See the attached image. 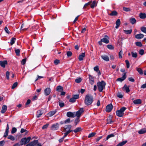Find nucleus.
I'll return each instance as SVG.
<instances>
[{"label": "nucleus", "mask_w": 146, "mask_h": 146, "mask_svg": "<svg viewBox=\"0 0 146 146\" xmlns=\"http://www.w3.org/2000/svg\"><path fill=\"white\" fill-rule=\"evenodd\" d=\"M93 100V97L92 95L87 94L85 98L84 103L86 105L89 106L92 104Z\"/></svg>", "instance_id": "obj_1"}, {"label": "nucleus", "mask_w": 146, "mask_h": 146, "mask_svg": "<svg viewBox=\"0 0 146 146\" xmlns=\"http://www.w3.org/2000/svg\"><path fill=\"white\" fill-rule=\"evenodd\" d=\"M72 126L70 125H65L64 127H63V132H65L64 133V137H66L68 135L73 131L72 130H71Z\"/></svg>", "instance_id": "obj_2"}, {"label": "nucleus", "mask_w": 146, "mask_h": 146, "mask_svg": "<svg viewBox=\"0 0 146 146\" xmlns=\"http://www.w3.org/2000/svg\"><path fill=\"white\" fill-rule=\"evenodd\" d=\"M106 83L104 81L98 82L97 83L98 90L100 92H101L103 89L105 88Z\"/></svg>", "instance_id": "obj_3"}, {"label": "nucleus", "mask_w": 146, "mask_h": 146, "mask_svg": "<svg viewBox=\"0 0 146 146\" xmlns=\"http://www.w3.org/2000/svg\"><path fill=\"white\" fill-rule=\"evenodd\" d=\"M126 109V108L125 107H122L119 110L116 111V115L119 117H122L124 114V112Z\"/></svg>", "instance_id": "obj_4"}, {"label": "nucleus", "mask_w": 146, "mask_h": 146, "mask_svg": "<svg viewBox=\"0 0 146 146\" xmlns=\"http://www.w3.org/2000/svg\"><path fill=\"white\" fill-rule=\"evenodd\" d=\"M31 138L30 137H28L27 138L25 137L22 138L20 141V144L21 145H25L29 142Z\"/></svg>", "instance_id": "obj_5"}, {"label": "nucleus", "mask_w": 146, "mask_h": 146, "mask_svg": "<svg viewBox=\"0 0 146 146\" xmlns=\"http://www.w3.org/2000/svg\"><path fill=\"white\" fill-rule=\"evenodd\" d=\"M79 97V94H76L73 95L72 98H71L69 100V102L72 103H74L76 101L77 99H78Z\"/></svg>", "instance_id": "obj_6"}, {"label": "nucleus", "mask_w": 146, "mask_h": 146, "mask_svg": "<svg viewBox=\"0 0 146 146\" xmlns=\"http://www.w3.org/2000/svg\"><path fill=\"white\" fill-rule=\"evenodd\" d=\"M32 146H42L40 143L38 142V141L37 140H35L31 142Z\"/></svg>", "instance_id": "obj_7"}, {"label": "nucleus", "mask_w": 146, "mask_h": 146, "mask_svg": "<svg viewBox=\"0 0 146 146\" xmlns=\"http://www.w3.org/2000/svg\"><path fill=\"white\" fill-rule=\"evenodd\" d=\"M83 111V108H80L79 110L76 113V114H75V116H76L77 117L80 118V116Z\"/></svg>", "instance_id": "obj_8"}, {"label": "nucleus", "mask_w": 146, "mask_h": 146, "mask_svg": "<svg viewBox=\"0 0 146 146\" xmlns=\"http://www.w3.org/2000/svg\"><path fill=\"white\" fill-rule=\"evenodd\" d=\"M109 37L108 36L106 35L104 36V37L103 38L101 39V41L102 42L105 43L106 44H108L109 43Z\"/></svg>", "instance_id": "obj_9"}, {"label": "nucleus", "mask_w": 146, "mask_h": 146, "mask_svg": "<svg viewBox=\"0 0 146 146\" xmlns=\"http://www.w3.org/2000/svg\"><path fill=\"white\" fill-rule=\"evenodd\" d=\"M113 106L112 104H110L107 105L106 108V112H110L113 108Z\"/></svg>", "instance_id": "obj_10"}, {"label": "nucleus", "mask_w": 146, "mask_h": 146, "mask_svg": "<svg viewBox=\"0 0 146 146\" xmlns=\"http://www.w3.org/2000/svg\"><path fill=\"white\" fill-rule=\"evenodd\" d=\"M67 116L69 117H75V112H72L69 111L66 114Z\"/></svg>", "instance_id": "obj_11"}, {"label": "nucleus", "mask_w": 146, "mask_h": 146, "mask_svg": "<svg viewBox=\"0 0 146 146\" xmlns=\"http://www.w3.org/2000/svg\"><path fill=\"white\" fill-rule=\"evenodd\" d=\"M59 127V124L58 123H56L55 124L52 125L51 127V129L52 130H56Z\"/></svg>", "instance_id": "obj_12"}, {"label": "nucleus", "mask_w": 146, "mask_h": 146, "mask_svg": "<svg viewBox=\"0 0 146 146\" xmlns=\"http://www.w3.org/2000/svg\"><path fill=\"white\" fill-rule=\"evenodd\" d=\"M90 5L92 8L93 9L96 6L97 3L96 1H93L92 2L90 1Z\"/></svg>", "instance_id": "obj_13"}, {"label": "nucleus", "mask_w": 146, "mask_h": 146, "mask_svg": "<svg viewBox=\"0 0 146 146\" xmlns=\"http://www.w3.org/2000/svg\"><path fill=\"white\" fill-rule=\"evenodd\" d=\"M51 92V90L49 88H46L44 90V94L45 95H48Z\"/></svg>", "instance_id": "obj_14"}, {"label": "nucleus", "mask_w": 146, "mask_h": 146, "mask_svg": "<svg viewBox=\"0 0 146 146\" xmlns=\"http://www.w3.org/2000/svg\"><path fill=\"white\" fill-rule=\"evenodd\" d=\"M7 64V60L0 61V65L3 68H5V65Z\"/></svg>", "instance_id": "obj_15"}, {"label": "nucleus", "mask_w": 146, "mask_h": 146, "mask_svg": "<svg viewBox=\"0 0 146 146\" xmlns=\"http://www.w3.org/2000/svg\"><path fill=\"white\" fill-rule=\"evenodd\" d=\"M126 77V73H124L122 76L121 78H118L117 79V80L122 82L125 79Z\"/></svg>", "instance_id": "obj_16"}, {"label": "nucleus", "mask_w": 146, "mask_h": 146, "mask_svg": "<svg viewBox=\"0 0 146 146\" xmlns=\"http://www.w3.org/2000/svg\"><path fill=\"white\" fill-rule=\"evenodd\" d=\"M101 57L102 59L106 61H108L110 59L109 57L106 54L102 55Z\"/></svg>", "instance_id": "obj_17"}, {"label": "nucleus", "mask_w": 146, "mask_h": 146, "mask_svg": "<svg viewBox=\"0 0 146 146\" xmlns=\"http://www.w3.org/2000/svg\"><path fill=\"white\" fill-rule=\"evenodd\" d=\"M123 90H125L126 93H128L130 92L129 87L127 86L126 84H125L123 88Z\"/></svg>", "instance_id": "obj_18"}, {"label": "nucleus", "mask_w": 146, "mask_h": 146, "mask_svg": "<svg viewBox=\"0 0 146 146\" xmlns=\"http://www.w3.org/2000/svg\"><path fill=\"white\" fill-rule=\"evenodd\" d=\"M146 133V128H143L140 130L138 131L139 134H142Z\"/></svg>", "instance_id": "obj_19"}, {"label": "nucleus", "mask_w": 146, "mask_h": 146, "mask_svg": "<svg viewBox=\"0 0 146 146\" xmlns=\"http://www.w3.org/2000/svg\"><path fill=\"white\" fill-rule=\"evenodd\" d=\"M144 37V35L142 34H139L136 35L135 36V37L137 39H140Z\"/></svg>", "instance_id": "obj_20"}, {"label": "nucleus", "mask_w": 146, "mask_h": 146, "mask_svg": "<svg viewBox=\"0 0 146 146\" xmlns=\"http://www.w3.org/2000/svg\"><path fill=\"white\" fill-rule=\"evenodd\" d=\"M85 56V54L84 52L82 54L80 55L78 57L79 60L80 61L82 60L83 59L84 57Z\"/></svg>", "instance_id": "obj_21"}, {"label": "nucleus", "mask_w": 146, "mask_h": 146, "mask_svg": "<svg viewBox=\"0 0 146 146\" xmlns=\"http://www.w3.org/2000/svg\"><path fill=\"white\" fill-rule=\"evenodd\" d=\"M89 78L90 79V83L92 85H93L94 83V79L91 75H89Z\"/></svg>", "instance_id": "obj_22"}, {"label": "nucleus", "mask_w": 146, "mask_h": 146, "mask_svg": "<svg viewBox=\"0 0 146 146\" xmlns=\"http://www.w3.org/2000/svg\"><path fill=\"white\" fill-rule=\"evenodd\" d=\"M133 103L135 104H140L141 103V100L140 99L136 100L133 101Z\"/></svg>", "instance_id": "obj_23"}, {"label": "nucleus", "mask_w": 146, "mask_h": 146, "mask_svg": "<svg viewBox=\"0 0 146 146\" xmlns=\"http://www.w3.org/2000/svg\"><path fill=\"white\" fill-rule=\"evenodd\" d=\"M115 24L116 26H115V28L117 29H118L120 25L121 22L120 20L119 19H118L116 22Z\"/></svg>", "instance_id": "obj_24"}, {"label": "nucleus", "mask_w": 146, "mask_h": 146, "mask_svg": "<svg viewBox=\"0 0 146 146\" xmlns=\"http://www.w3.org/2000/svg\"><path fill=\"white\" fill-rule=\"evenodd\" d=\"M7 110V106L5 105H3L2 106L1 110V113H3L6 111Z\"/></svg>", "instance_id": "obj_25"}, {"label": "nucleus", "mask_w": 146, "mask_h": 146, "mask_svg": "<svg viewBox=\"0 0 146 146\" xmlns=\"http://www.w3.org/2000/svg\"><path fill=\"white\" fill-rule=\"evenodd\" d=\"M56 112V110H55L54 111H51L49 112L47 115L49 117H51L54 115L55 113Z\"/></svg>", "instance_id": "obj_26"}, {"label": "nucleus", "mask_w": 146, "mask_h": 146, "mask_svg": "<svg viewBox=\"0 0 146 146\" xmlns=\"http://www.w3.org/2000/svg\"><path fill=\"white\" fill-rule=\"evenodd\" d=\"M139 17L141 19H144L146 18V14L145 13H140Z\"/></svg>", "instance_id": "obj_27"}, {"label": "nucleus", "mask_w": 146, "mask_h": 146, "mask_svg": "<svg viewBox=\"0 0 146 146\" xmlns=\"http://www.w3.org/2000/svg\"><path fill=\"white\" fill-rule=\"evenodd\" d=\"M127 142V141H124L119 143L116 145V146H123Z\"/></svg>", "instance_id": "obj_28"}, {"label": "nucleus", "mask_w": 146, "mask_h": 146, "mask_svg": "<svg viewBox=\"0 0 146 146\" xmlns=\"http://www.w3.org/2000/svg\"><path fill=\"white\" fill-rule=\"evenodd\" d=\"M42 114L43 113L40 110H38L37 111L36 116L37 117H39L41 116Z\"/></svg>", "instance_id": "obj_29"}, {"label": "nucleus", "mask_w": 146, "mask_h": 146, "mask_svg": "<svg viewBox=\"0 0 146 146\" xmlns=\"http://www.w3.org/2000/svg\"><path fill=\"white\" fill-rule=\"evenodd\" d=\"M63 90L62 87L60 86H58L56 88V90L59 92H61Z\"/></svg>", "instance_id": "obj_30"}, {"label": "nucleus", "mask_w": 146, "mask_h": 146, "mask_svg": "<svg viewBox=\"0 0 146 146\" xmlns=\"http://www.w3.org/2000/svg\"><path fill=\"white\" fill-rule=\"evenodd\" d=\"M75 133L80 132L82 131L81 128L80 127H78L76 128L74 130H72Z\"/></svg>", "instance_id": "obj_31"}, {"label": "nucleus", "mask_w": 146, "mask_h": 146, "mask_svg": "<svg viewBox=\"0 0 146 146\" xmlns=\"http://www.w3.org/2000/svg\"><path fill=\"white\" fill-rule=\"evenodd\" d=\"M130 22L133 25L135 23L136 20L135 18H131L129 19Z\"/></svg>", "instance_id": "obj_32"}, {"label": "nucleus", "mask_w": 146, "mask_h": 146, "mask_svg": "<svg viewBox=\"0 0 146 146\" xmlns=\"http://www.w3.org/2000/svg\"><path fill=\"white\" fill-rule=\"evenodd\" d=\"M136 69L139 73L141 75L143 74L142 70L140 68H136Z\"/></svg>", "instance_id": "obj_33"}, {"label": "nucleus", "mask_w": 146, "mask_h": 146, "mask_svg": "<svg viewBox=\"0 0 146 146\" xmlns=\"http://www.w3.org/2000/svg\"><path fill=\"white\" fill-rule=\"evenodd\" d=\"M123 31L126 34H130L131 33L132 30L131 29L128 30H123Z\"/></svg>", "instance_id": "obj_34"}, {"label": "nucleus", "mask_w": 146, "mask_h": 146, "mask_svg": "<svg viewBox=\"0 0 146 146\" xmlns=\"http://www.w3.org/2000/svg\"><path fill=\"white\" fill-rule=\"evenodd\" d=\"M59 103V106H60V107L61 108H62L63 107H64V103L62 102V101L59 100L58 101Z\"/></svg>", "instance_id": "obj_35"}, {"label": "nucleus", "mask_w": 146, "mask_h": 146, "mask_svg": "<svg viewBox=\"0 0 146 146\" xmlns=\"http://www.w3.org/2000/svg\"><path fill=\"white\" fill-rule=\"evenodd\" d=\"M16 40V38H15L13 37L12 38L10 42V44L11 45H12L15 43Z\"/></svg>", "instance_id": "obj_36"}, {"label": "nucleus", "mask_w": 146, "mask_h": 146, "mask_svg": "<svg viewBox=\"0 0 146 146\" xmlns=\"http://www.w3.org/2000/svg\"><path fill=\"white\" fill-rule=\"evenodd\" d=\"M117 15V12L115 11H113L109 15L111 16H116Z\"/></svg>", "instance_id": "obj_37"}, {"label": "nucleus", "mask_w": 146, "mask_h": 146, "mask_svg": "<svg viewBox=\"0 0 146 146\" xmlns=\"http://www.w3.org/2000/svg\"><path fill=\"white\" fill-rule=\"evenodd\" d=\"M79 117H77L75 120L74 123L75 125H76L80 121Z\"/></svg>", "instance_id": "obj_38"}, {"label": "nucleus", "mask_w": 146, "mask_h": 146, "mask_svg": "<svg viewBox=\"0 0 146 146\" xmlns=\"http://www.w3.org/2000/svg\"><path fill=\"white\" fill-rule=\"evenodd\" d=\"M114 135L113 134H110V135H108L105 141H106L108 140L111 137H114Z\"/></svg>", "instance_id": "obj_39"}, {"label": "nucleus", "mask_w": 146, "mask_h": 146, "mask_svg": "<svg viewBox=\"0 0 146 146\" xmlns=\"http://www.w3.org/2000/svg\"><path fill=\"white\" fill-rule=\"evenodd\" d=\"M141 31L146 34V27H141Z\"/></svg>", "instance_id": "obj_40"}, {"label": "nucleus", "mask_w": 146, "mask_h": 146, "mask_svg": "<svg viewBox=\"0 0 146 146\" xmlns=\"http://www.w3.org/2000/svg\"><path fill=\"white\" fill-rule=\"evenodd\" d=\"M7 138L9 139H10L12 141H14L15 140V137L12 135H9Z\"/></svg>", "instance_id": "obj_41"}, {"label": "nucleus", "mask_w": 146, "mask_h": 146, "mask_svg": "<svg viewBox=\"0 0 146 146\" xmlns=\"http://www.w3.org/2000/svg\"><path fill=\"white\" fill-rule=\"evenodd\" d=\"M132 56L134 58H136L137 56V54L136 52H131Z\"/></svg>", "instance_id": "obj_42"}, {"label": "nucleus", "mask_w": 146, "mask_h": 146, "mask_svg": "<svg viewBox=\"0 0 146 146\" xmlns=\"http://www.w3.org/2000/svg\"><path fill=\"white\" fill-rule=\"evenodd\" d=\"M96 134V133L93 132L89 134L88 135V137L90 138L94 137Z\"/></svg>", "instance_id": "obj_43"}, {"label": "nucleus", "mask_w": 146, "mask_h": 146, "mask_svg": "<svg viewBox=\"0 0 146 146\" xmlns=\"http://www.w3.org/2000/svg\"><path fill=\"white\" fill-rule=\"evenodd\" d=\"M15 52L17 55L18 56H19L20 55V50L19 49H16L15 50Z\"/></svg>", "instance_id": "obj_44"}, {"label": "nucleus", "mask_w": 146, "mask_h": 146, "mask_svg": "<svg viewBox=\"0 0 146 146\" xmlns=\"http://www.w3.org/2000/svg\"><path fill=\"white\" fill-rule=\"evenodd\" d=\"M135 44L137 46L141 47L142 46V44L141 42H135Z\"/></svg>", "instance_id": "obj_45"}, {"label": "nucleus", "mask_w": 146, "mask_h": 146, "mask_svg": "<svg viewBox=\"0 0 146 146\" xmlns=\"http://www.w3.org/2000/svg\"><path fill=\"white\" fill-rule=\"evenodd\" d=\"M123 10L125 11L128 12L131 11V9L129 8H127L125 7H123Z\"/></svg>", "instance_id": "obj_46"}, {"label": "nucleus", "mask_w": 146, "mask_h": 146, "mask_svg": "<svg viewBox=\"0 0 146 146\" xmlns=\"http://www.w3.org/2000/svg\"><path fill=\"white\" fill-rule=\"evenodd\" d=\"M82 81V79L80 78L76 79L75 80V82L77 83H79Z\"/></svg>", "instance_id": "obj_47"}, {"label": "nucleus", "mask_w": 146, "mask_h": 146, "mask_svg": "<svg viewBox=\"0 0 146 146\" xmlns=\"http://www.w3.org/2000/svg\"><path fill=\"white\" fill-rule=\"evenodd\" d=\"M107 124H111L113 122L112 120L110 118L108 119H107Z\"/></svg>", "instance_id": "obj_48"}, {"label": "nucleus", "mask_w": 146, "mask_h": 146, "mask_svg": "<svg viewBox=\"0 0 146 146\" xmlns=\"http://www.w3.org/2000/svg\"><path fill=\"white\" fill-rule=\"evenodd\" d=\"M125 62L126 64L127 68H129L130 66V64L129 61L128 60H126L125 61Z\"/></svg>", "instance_id": "obj_49"}, {"label": "nucleus", "mask_w": 146, "mask_h": 146, "mask_svg": "<svg viewBox=\"0 0 146 146\" xmlns=\"http://www.w3.org/2000/svg\"><path fill=\"white\" fill-rule=\"evenodd\" d=\"M107 47L110 49H114L113 46L112 45H107Z\"/></svg>", "instance_id": "obj_50"}, {"label": "nucleus", "mask_w": 146, "mask_h": 146, "mask_svg": "<svg viewBox=\"0 0 146 146\" xmlns=\"http://www.w3.org/2000/svg\"><path fill=\"white\" fill-rule=\"evenodd\" d=\"M17 82H15L13 85L12 86V88L13 89L15 88H16L17 85Z\"/></svg>", "instance_id": "obj_51"}, {"label": "nucleus", "mask_w": 146, "mask_h": 146, "mask_svg": "<svg viewBox=\"0 0 146 146\" xmlns=\"http://www.w3.org/2000/svg\"><path fill=\"white\" fill-rule=\"evenodd\" d=\"M9 71H7L6 72V76L7 80L9 79Z\"/></svg>", "instance_id": "obj_52"}, {"label": "nucleus", "mask_w": 146, "mask_h": 146, "mask_svg": "<svg viewBox=\"0 0 146 146\" xmlns=\"http://www.w3.org/2000/svg\"><path fill=\"white\" fill-rule=\"evenodd\" d=\"M68 57H70L72 55V53L71 51H67L66 53Z\"/></svg>", "instance_id": "obj_53"}, {"label": "nucleus", "mask_w": 146, "mask_h": 146, "mask_svg": "<svg viewBox=\"0 0 146 146\" xmlns=\"http://www.w3.org/2000/svg\"><path fill=\"white\" fill-rule=\"evenodd\" d=\"M17 131V129L15 127H13L12 129V130L11 131L12 133H15Z\"/></svg>", "instance_id": "obj_54"}, {"label": "nucleus", "mask_w": 146, "mask_h": 146, "mask_svg": "<svg viewBox=\"0 0 146 146\" xmlns=\"http://www.w3.org/2000/svg\"><path fill=\"white\" fill-rule=\"evenodd\" d=\"M144 51L143 49H141L139 50V53L140 55H142L144 54Z\"/></svg>", "instance_id": "obj_55"}, {"label": "nucleus", "mask_w": 146, "mask_h": 146, "mask_svg": "<svg viewBox=\"0 0 146 146\" xmlns=\"http://www.w3.org/2000/svg\"><path fill=\"white\" fill-rule=\"evenodd\" d=\"M94 70L96 72H98V71L99 70V66H96L94 68Z\"/></svg>", "instance_id": "obj_56"}, {"label": "nucleus", "mask_w": 146, "mask_h": 146, "mask_svg": "<svg viewBox=\"0 0 146 146\" xmlns=\"http://www.w3.org/2000/svg\"><path fill=\"white\" fill-rule=\"evenodd\" d=\"M26 59L25 58L23 59L21 62V63L23 65L25 64L26 62Z\"/></svg>", "instance_id": "obj_57"}, {"label": "nucleus", "mask_w": 146, "mask_h": 146, "mask_svg": "<svg viewBox=\"0 0 146 146\" xmlns=\"http://www.w3.org/2000/svg\"><path fill=\"white\" fill-rule=\"evenodd\" d=\"M128 80L132 82H134L135 81V80L132 77H130L128 78Z\"/></svg>", "instance_id": "obj_58"}, {"label": "nucleus", "mask_w": 146, "mask_h": 146, "mask_svg": "<svg viewBox=\"0 0 146 146\" xmlns=\"http://www.w3.org/2000/svg\"><path fill=\"white\" fill-rule=\"evenodd\" d=\"M70 119L68 118L64 121V123L66 124V123H70Z\"/></svg>", "instance_id": "obj_59"}, {"label": "nucleus", "mask_w": 146, "mask_h": 146, "mask_svg": "<svg viewBox=\"0 0 146 146\" xmlns=\"http://www.w3.org/2000/svg\"><path fill=\"white\" fill-rule=\"evenodd\" d=\"M9 131H5V133H4L3 137H6L8 135Z\"/></svg>", "instance_id": "obj_60"}, {"label": "nucleus", "mask_w": 146, "mask_h": 146, "mask_svg": "<svg viewBox=\"0 0 146 146\" xmlns=\"http://www.w3.org/2000/svg\"><path fill=\"white\" fill-rule=\"evenodd\" d=\"M123 54V52L121 50L119 52V58H122V55Z\"/></svg>", "instance_id": "obj_61"}, {"label": "nucleus", "mask_w": 146, "mask_h": 146, "mask_svg": "<svg viewBox=\"0 0 146 146\" xmlns=\"http://www.w3.org/2000/svg\"><path fill=\"white\" fill-rule=\"evenodd\" d=\"M49 124H47L44 125L42 127V129H44L47 128L48 126L49 125Z\"/></svg>", "instance_id": "obj_62"}, {"label": "nucleus", "mask_w": 146, "mask_h": 146, "mask_svg": "<svg viewBox=\"0 0 146 146\" xmlns=\"http://www.w3.org/2000/svg\"><path fill=\"white\" fill-rule=\"evenodd\" d=\"M117 96L119 98H122L123 97L122 95L119 93L117 94Z\"/></svg>", "instance_id": "obj_63"}, {"label": "nucleus", "mask_w": 146, "mask_h": 146, "mask_svg": "<svg viewBox=\"0 0 146 146\" xmlns=\"http://www.w3.org/2000/svg\"><path fill=\"white\" fill-rule=\"evenodd\" d=\"M5 143V141L4 140H3L0 141V146H3Z\"/></svg>", "instance_id": "obj_64"}]
</instances>
